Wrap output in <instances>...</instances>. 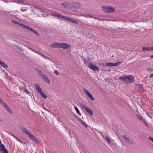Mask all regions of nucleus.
Masks as SVG:
<instances>
[{
  "label": "nucleus",
  "mask_w": 153,
  "mask_h": 153,
  "mask_svg": "<svg viewBox=\"0 0 153 153\" xmlns=\"http://www.w3.org/2000/svg\"><path fill=\"white\" fill-rule=\"evenodd\" d=\"M61 5L64 6L65 8L66 9H70L75 10V8H79L80 7V4L79 3H77L74 4L70 2H65L61 3Z\"/></svg>",
  "instance_id": "f257e3e1"
},
{
  "label": "nucleus",
  "mask_w": 153,
  "mask_h": 153,
  "mask_svg": "<svg viewBox=\"0 0 153 153\" xmlns=\"http://www.w3.org/2000/svg\"><path fill=\"white\" fill-rule=\"evenodd\" d=\"M21 130L24 133L27 135L28 137L32 141L37 143H39V141L36 137L33 135L25 127L22 126L21 128Z\"/></svg>",
  "instance_id": "f03ea898"
},
{
  "label": "nucleus",
  "mask_w": 153,
  "mask_h": 153,
  "mask_svg": "<svg viewBox=\"0 0 153 153\" xmlns=\"http://www.w3.org/2000/svg\"><path fill=\"white\" fill-rule=\"evenodd\" d=\"M119 79L126 83L133 82L135 80L134 77L131 75H125L122 76H120Z\"/></svg>",
  "instance_id": "7ed1b4c3"
},
{
  "label": "nucleus",
  "mask_w": 153,
  "mask_h": 153,
  "mask_svg": "<svg viewBox=\"0 0 153 153\" xmlns=\"http://www.w3.org/2000/svg\"><path fill=\"white\" fill-rule=\"evenodd\" d=\"M101 8L103 11L106 13H112L115 11V8L110 6H103L101 7Z\"/></svg>",
  "instance_id": "20e7f679"
},
{
  "label": "nucleus",
  "mask_w": 153,
  "mask_h": 153,
  "mask_svg": "<svg viewBox=\"0 0 153 153\" xmlns=\"http://www.w3.org/2000/svg\"><path fill=\"white\" fill-rule=\"evenodd\" d=\"M80 105L84 109H85V111L90 115H92L93 113L92 110L86 106L84 104L82 103H79Z\"/></svg>",
  "instance_id": "39448f33"
},
{
  "label": "nucleus",
  "mask_w": 153,
  "mask_h": 153,
  "mask_svg": "<svg viewBox=\"0 0 153 153\" xmlns=\"http://www.w3.org/2000/svg\"><path fill=\"white\" fill-rule=\"evenodd\" d=\"M19 25H20V26H21L24 28H25L27 29H28L29 30H30L31 31L34 33H35L37 35L39 36V34L36 31L34 30H33L32 28H30V27H29V26H26L22 23H19Z\"/></svg>",
  "instance_id": "423d86ee"
},
{
  "label": "nucleus",
  "mask_w": 153,
  "mask_h": 153,
  "mask_svg": "<svg viewBox=\"0 0 153 153\" xmlns=\"http://www.w3.org/2000/svg\"><path fill=\"white\" fill-rule=\"evenodd\" d=\"M88 67L94 71H99V68L97 67L95 64H93L91 63H89L88 64Z\"/></svg>",
  "instance_id": "0eeeda50"
},
{
  "label": "nucleus",
  "mask_w": 153,
  "mask_h": 153,
  "mask_svg": "<svg viewBox=\"0 0 153 153\" xmlns=\"http://www.w3.org/2000/svg\"><path fill=\"white\" fill-rule=\"evenodd\" d=\"M122 137L123 139L125 141L130 145L134 144V142L133 140H131L129 138L125 135H123L122 136Z\"/></svg>",
  "instance_id": "6e6552de"
},
{
  "label": "nucleus",
  "mask_w": 153,
  "mask_h": 153,
  "mask_svg": "<svg viewBox=\"0 0 153 153\" xmlns=\"http://www.w3.org/2000/svg\"><path fill=\"white\" fill-rule=\"evenodd\" d=\"M70 46L66 43H60V48H62L64 49H68L70 48Z\"/></svg>",
  "instance_id": "1a4fd4ad"
},
{
  "label": "nucleus",
  "mask_w": 153,
  "mask_h": 153,
  "mask_svg": "<svg viewBox=\"0 0 153 153\" xmlns=\"http://www.w3.org/2000/svg\"><path fill=\"white\" fill-rule=\"evenodd\" d=\"M60 43L58 42H54L51 43L50 46L52 48H60Z\"/></svg>",
  "instance_id": "9d476101"
},
{
  "label": "nucleus",
  "mask_w": 153,
  "mask_h": 153,
  "mask_svg": "<svg viewBox=\"0 0 153 153\" xmlns=\"http://www.w3.org/2000/svg\"><path fill=\"white\" fill-rule=\"evenodd\" d=\"M143 51H153V46H152L149 47H143L142 48Z\"/></svg>",
  "instance_id": "9b49d317"
},
{
  "label": "nucleus",
  "mask_w": 153,
  "mask_h": 153,
  "mask_svg": "<svg viewBox=\"0 0 153 153\" xmlns=\"http://www.w3.org/2000/svg\"><path fill=\"white\" fill-rule=\"evenodd\" d=\"M84 90L86 95L92 100L94 101V99L92 95L86 89H84Z\"/></svg>",
  "instance_id": "f8f14e48"
},
{
  "label": "nucleus",
  "mask_w": 153,
  "mask_h": 153,
  "mask_svg": "<svg viewBox=\"0 0 153 153\" xmlns=\"http://www.w3.org/2000/svg\"><path fill=\"white\" fill-rule=\"evenodd\" d=\"M34 86L37 91L39 93H41L42 92V88L40 87L39 85L38 84H36L34 85Z\"/></svg>",
  "instance_id": "ddd939ff"
},
{
  "label": "nucleus",
  "mask_w": 153,
  "mask_h": 153,
  "mask_svg": "<svg viewBox=\"0 0 153 153\" xmlns=\"http://www.w3.org/2000/svg\"><path fill=\"white\" fill-rule=\"evenodd\" d=\"M3 105L5 108V110L9 114H11L12 113V111L5 103H3Z\"/></svg>",
  "instance_id": "4468645a"
},
{
  "label": "nucleus",
  "mask_w": 153,
  "mask_h": 153,
  "mask_svg": "<svg viewBox=\"0 0 153 153\" xmlns=\"http://www.w3.org/2000/svg\"><path fill=\"white\" fill-rule=\"evenodd\" d=\"M15 2L18 4H22L25 5H30L26 2L25 0H16Z\"/></svg>",
  "instance_id": "2eb2a0df"
},
{
  "label": "nucleus",
  "mask_w": 153,
  "mask_h": 153,
  "mask_svg": "<svg viewBox=\"0 0 153 153\" xmlns=\"http://www.w3.org/2000/svg\"><path fill=\"white\" fill-rule=\"evenodd\" d=\"M0 151H2L3 153H8L4 146L2 144L0 145Z\"/></svg>",
  "instance_id": "dca6fc26"
},
{
  "label": "nucleus",
  "mask_w": 153,
  "mask_h": 153,
  "mask_svg": "<svg viewBox=\"0 0 153 153\" xmlns=\"http://www.w3.org/2000/svg\"><path fill=\"white\" fill-rule=\"evenodd\" d=\"M51 15L52 16L56 17L59 19H63V17H64L63 16L61 15H59V14H56L54 13H52L51 14Z\"/></svg>",
  "instance_id": "f3484780"
},
{
  "label": "nucleus",
  "mask_w": 153,
  "mask_h": 153,
  "mask_svg": "<svg viewBox=\"0 0 153 153\" xmlns=\"http://www.w3.org/2000/svg\"><path fill=\"white\" fill-rule=\"evenodd\" d=\"M42 79L45 80L47 83L49 84L50 82V80L45 75H42Z\"/></svg>",
  "instance_id": "a211bd4d"
},
{
  "label": "nucleus",
  "mask_w": 153,
  "mask_h": 153,
  "mask_svg": "<svg viewBox=\"0 0 153 153\" xmlns=\"http://www.w3.org/2000/svg\"><path fill=\"white\" fill-rule=\"evenodd\" d=\"M0 65L2 66L3 67L7 68L8 67L7 65L5 64L4 62L1 61L0 59Z\"/></svg>",
  "instance_id": "6ab92c4d"
},
{
  "label": "nucleus",
  "mask_w": 153,
  "mask_h": 153,
  "mask_svg": "<svg viewBox=\"0 0 153 153\" xmlns=\"http://www.w3.org/2000/svg\"><path fill=\"white\" fill-rule=\"evenodd\" d=\"M142 122L143 124L144 125L148 127H149V125L148 123L146 121V120H145V119H143L142 121H141Z\"/></svg>",
  "instance_id": "aec40b11"
},
{
  "label": "nucleus",
  "mask_w": 153,
  "mask_h": 153,
  "mask_svg": "<svg viewBox=\"0 0 153 153\" xmlns=\"http://www.w3.org/2000/svg\"><path fill=\"white\" fill-rule=\"evenodd\" d=\"M41 96L44 99H46L47 97V95L45 94L43 91L40 94Z\"/></svg>",
  "instance_id": "412c9836"
},
{
  "label": "nucleus",
  "mask_w": 153,
  "mask_h": 153,
  "mask_svg": "<svg viewBox=\"0 0 153 153\" xmlns=\"http://www.w3.org/2000/svg\"><path fill=\"white\" fill-rule=\"evenodd\" d=\"M110 139V137L105 136V141L108 143L111 142Z\"/></svg>",
  "instance_id": "4be33fe9"
},
{
  "label": "nucleus",
  "mask_w": 153,
  "mask_h": 153,
  "mask_svg": "<svg viewBox=\"0 0 153 153\" xmlns=\"http://www.w3.org/2000/svg\"><path fill=\"white\" fill-rule=\"evenodd\" d=\"M74 109L76 111L77 114L80 116H81V114L79 110L76 107H74Z\"/></svg>",
  "instance_id": "5701e85b"
},
{
  "label": "nucleus",
  "mask_w": 153,
  "mask_h": 153,
  "mask_svg": "<svg viewBox=\"0 0 153 153\" xmlns=\"http://www.w3.org/2000/svg\"><path fill=\"white\" fill-rule=\"evenodd\" d=\"M82 16L87 17H91V18H94L93 16H91L90 14H84L82 15Z\"/></svg>",
  "instance_id": "b1692460"
},
{
  "label": "nucleus",
  "mask_w": 153,
  "mask_h": 153,
  "mask_svg": "<svg viewBox=\"0 0 153 153\" xmlns=\"http://www.w3.org/2000/svg\"><path fill=\"white\" fill-rule=\"evenodd\" d=\"M106 65L108 66L114 67L113 63L111 62L106 63Z\"/></svg>",
  "instance_id": "393cba45"
},
{
  "label": "nucleus",
  "mask_w": 153,
  "mask_h": 153,
  "mask_svg": "<svg viewBox=\"0 0 153 153\" xmlns=\"http://www.w3.org/2000/svg\"><path fill=\"white\" fill-rule=\"evenodd\" d=\"M71 19H71L67 17L64 16V17H63V19H64L65 20H68L69 21H70L71 22Z\"/></svg>",
  "instance_id": "a878e982"
},
{
  "label": "nucleus",
  "mask_w": 153,
  "mask_h": 153,
  "mask_svg": "<svg viewBox=\"0 0 153 153\" xmlns=\"http://www.w3.org/2000/svg\"><path fill=\"white\" fill-rule=\"evenodd\" d=\"M33 51V52H35V53H36L39 54V55H41L44 58H46L45 56L42 54L41 53H40L38 52H37V51Z\"/></svg>",
  "instance_id": "bb28decb"
},
{
  "label": "nucleus",
  "mask_w": 153,
  "mask_h": 153,
  "mask_svg": "<svg viewBox=\"0 0 153 153\" xmlns=\"http://www.w3.org/2000/svg\"><path fill=\"white\" fill-rule=\"evenodd\" d=\"M136 116L138 119L140 120L141 121H142V120L143 119L142 117L138 115H137Z\"/></svg>",
  "instance_id": "cd10ccee"
},
{
  "label": "nucleus",
  "mask_w": 153,
  "mask_h": 153,
  "mask_svg": "<svg viewBox=\"0 0 153 153\" xmlns=\"http://www.w3.org/2000/svg\"><path fill=\"white\" fill-rule=\"evenodd\" d=\"M71 22L74 23L76 24H78L79 23V22L78 21H77L76 20H74V19H71Z\"/></svg>",
  "instance_id": "c85d7f7f"
},
{
  "label": "nucleus",
  "mask_w": 153,
  "mask_h": 153,
  "mask_svg": "<svg viewBox=\"0 0 153 153\" xmlns=\"http://www.w3.org/2000/svg\"><path fill=\"white\" fill-rule=\"evenodd\" d=\"M121 62H117L116 63H113L114 66H117L119 65H120V63H121Z\"/></svg>",
  "instance_id": "c756f323"
},
{
  "label": "nucleus",
  "mask_w": 153,
  "mask_h": 153,
  "mask_svg": "<svg viewBox=\"0 0 153 153\" xmlns=\"http://www.w3.org/2000/svg\"><path fill=\"white\" fill-rule=\"evenodd\" d=\"M80 121L81 122V123L84 125L85 126V127L87 128V127H88V125H86L85 123L83 121H82V120H80Z\"/></svg>",
  "instance_id": "7c9ffc66"
},
{
  "label": "nucleus",
  "mask_w": 153,
  "mask_h": 153,
  "mask_svg": "<svg viewBox=\"0 0 153 153\" xmlns=\"http://www.w3.org/2000/svg\"><path fill=\"white\" fill-rule=\"evenodd\" d=\"M11 22H13V23H14V24H18L19 25V22H18L16 21H15L13 20H11Z\"/></svg>",
  "instance_id": "2f4dec72"
},
{
  "label": "nucleus",
  "mask_w": 153,
  "mask_h": 153,
  "mask_svg": "<svg viewBox=\"0 0 153 153\" xmlns=\"http://www.w3.org/2000/svg\"><path fill=\"white\" fill-rule=\"evenodd\" d=\"M24 91L25 93L28 94H30V92L27 89L25 88V89Z\"/></svg>",
  "instance_id": "473e14b6"
},
{
  "label": "nucleus",
  "mask_w": 153,
  "mask_h": 153,
  "mask_svg": "<svg viewBox=\"0 0 153 153\" xmlns=\"http://www.w3.org/2000/svg\"><path fill=\"white\" fill-rule=\"evenodd\" d=\"M54 73L56 74V75H59V72H58V71L57 70H55L54 71Z\"/></svg>",
  "instance_id": "72a5a7b5"
},
{
  "label": "nucleus",
  "mask_w": 153,
  "mask_h": 153,
  "mask_svg": "<svg viewBox=\"0 0 153 153\" xmlns=\"http://www.w3.org/2000/svg\"><path fill=\"white\" fill-rule=\"evenodd\" d=\"M149 139L153 143V138H152L150 137H149Z\"/></svg>",
  "instance_id": "f704fd0d"
},
{
  "label": "nucleus",
  "mask_w": 153,
  "mask_h": 153,
  "mask_svg": "<svg viewBox=\"0 0 153 153\" xmlns=\"http://www.w3.org/2000/svg\"><path fill=\"white\" fill-rule=\"evenodd\" d=\"M38 71L39 72V75H41L42 74V71H40V70H39Z\"/></svg>",
  "instance_id": "c9c22d12"
},
{
  "label": "nucleus",
  "mask_w": 153,
  "mask_h": 153,
  "mask_svg": "<svg viewBox=\"0 0 153 153\" xmlns=\"http://www.w3.org/2000/svg\"><path fill=\"white\" fill-rule=\"evenodd\" d=\"M153 77V74H150L149 76V78H152Z\"/></svg>",
  "instance_id": "e433bc0d"
},
{
  "label": "nucleus",
  "mask_w": 153,
  "mask_h": 153,
  "mask_svg": "<svg viewBox=\"0 0 153 153\" xmlns=\"http://www.w3.org/2000/svg\"><path fill=\"white\" fill-rule=\"evenodd\" d=\"M21 10L22 12L25 11H26L27 10L26 9H22V8H21Z\"/></svg>",
  "instance_id": "4c0bfd02"
},
{
  "label": "nucleus",
  "mask_w": 153,
  "mask_h": 153,
  "mask_svg": "<svg viewBox=\"0 0 153 153\" xmlns=\"http://www.w3.org/2000/svg\"><path fill=\"white\" fill-rule=\"evenodd\" d=\"M3 102V101L0 98V103H2Z\"/></svg>",
  "instance_id": "58836bf2"
},
{
  "label": "nucleus",
  "mask_w": 153,
  "mask_h": 153,
  "mask_svg": "<svg viewBox=\"0 0 153 153\" xmlns=\"http://www.w3.org/2000/svg\"><path fill=\"white\" fill-rule=\"evenodd\" d=\"M18 49L22 51H24V49L22 48H19Z\"/></svg>",
  "instance_id": "ea45409f"
},
{
  "label": "nucleus",
  "mask_w": 153,
  "mask_h": 153,
  "mask_svg": "<svg viewBox=\"0 0 153 153\" xmlns=\"http://www.w3.org/2000/svg\"><path fill=\"white\" fill-rule=\"evenodd\" d=\"M94 18V19H98V20H100V19L99 18H97V17H93Z\"/></svg>",
  "instance_id": "a19ab883"
},
{
  "label": "nucleus",
  "mask_w": 153,
  "mask_h": 153,
  "mask_svg": "<svg viewBox=\"0 0 153 153\" xmlns=\"http://www.w3.org/2000/svg\"><path fill=\"white\" fill-rule=\"evenodd\" d=\"M29 49H30V50H31L32 51H34V50L32 48H29Z\"/></svg>",
  "instance_id": "79ce46f5"
},
{
  "label": "nucleus",
  "mask_w": 153,
  "mask_h": 153,
  "mask_svg": "<svg viewBox=\"0 0 153 153\" xmlns=\"http://www.w3.org/2000/svg\"><path fill=\"white\" fill-rule=\"evenodd\" d=\"M150 56L152 58H153V55H151Z\"/></svg>",
  "instance_id": "37998d69"
},
{
  "label": "nucleus",
  "mask_w": 153,
  "mask_h": 153,
  "mask_svg": "<svg viewBox=\"0 0 153 153\" xmlns=\"http://www.w3.org/2000/svg\"><path fill=\"white\" fill-rule=\"evenodd\" d=\"M20 142L21 143H23V142L22 141H20Z\"/></svg>",
  "instance_id": "c03bdc74"
},
{
  "label": "nucleus",
  "mask_w": 153,
  "mask_h": 153,
  "mask_svg": "<svg viewBox=\"0 0 153 153\" xmlns=\"http://www.w3.org/2000/svg\"><path fill=\"white\" fill-rule=\"evenodd\" d=\"M17 140H18V141H19V142H20V140H19V139H17Z\"/></svg>",
  "instance_id": "a18cd8bd"
},
{
  "label": "nucleus",
  "mask_w": 153,
  "mask_h": 153,
  "mask_svg": "<svg viewBox=\"0 0 153 153\" xmlns=\"http://www.w3.org/2000/svg\"><path fill=\"white\" fill-rule=\"evenodd\" d=\"M27 15L26 16H27Z\"/></svg>",
  "instance_id": "49530a36"
}]
</instances>
